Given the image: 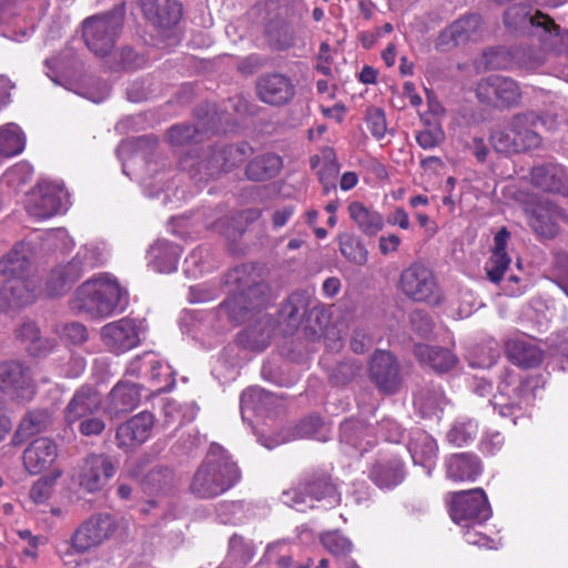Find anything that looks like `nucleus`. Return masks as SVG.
<instances>
[{
	"mask_svg": "<svg viewBox=\"0 0 568 568\" xmlns=\"http://www.w3.org/2000/svg\"><path fill=\"white\" fill-rule=\"evenodd\" d=\"M507 354L514 364L525 368L535 367L542 361L541 349L532 339L526 337L508 341Z\"/></svg>",
	"mask_w": 568,
	"mask_h": 568,
	"instance_id": "40",
	"label": "nucleus"
},
{
	"mask_svg": "<svg viewBox=\"0 0 568 568\" xmlns=\"http://www.w3.org/2000/svg\"><path fill=\"white\" fill-rule=\"evenodd\" d=\"M75 307L92 317H106L124 310L126 292L116 278L103 273L83 282L74 294Z\"/></svg>",
	"mask_w": 568,
	"mask_h": 568,
	"instance_id": "3",
	"label": "nucleus"
},
{
	"mask_svg": "<svg viewBox=\"0 0 568 568\" xmlns=\"http://www.w3.org/2000/svg\"><path fill=\"white\" fill-rule=\"evenodd\" d=\"M307 296L302 293H294L288 297L283 308V314L293 323L298 324L307 312Z\"/></svg>",
	"mask_w": 568,
	"mask_h": 568,
	"instance_id": "58",
	"label": "nucleus"
},
{
	"mask_svg": "<svg viewBox=\"0 0 568 568\" xmlns=\"http://www.w3.org/2000/svg\"><path fill=\"white\" fill-rule=\"evenodd\" d=\"M225 283L234 286L233 294L219 306V316H225L234 325L256 317L257 324L250 326L247 334L254 344L265 347L275 328L274 320L262 314L268 301L267 284L256 268L247 264L230 271Z\"/></svg>",
	"mask_w": 568,
	"mask_h": 568,
	"instance_id": "1",
	"label": "nucleus"
},
{
	"mask_svg": "<svg viewBox=\"0 0 568 568\" xmlns=\"http://www.w3.org/2000/svg\"><path fill=\"white\" fill-rule=\"evenodd\" d=\"M413 404L423 418H432L438 417L443 412L446 398L439 386L427 384L414 394Z\"/></svg>",
	"mask_w": 568,
	"mask_h": 568,
	"instance_id": "37",
	"label": "nucleus"
},
{
	"mask_svg": "<svg viewBox=\"0 0 568 568\" xmlns=\"http://www.w3.org/2000/svg\"><path fill=\"white\" fill-rule=\"evenodd\" d=\"M282 501L297 511L304 513L318 507L329 508L339 503L335 486L326 476H318L301 483L298 486L284 490Z\"/></svg>",
	"mask_w": 568,
	"mask_h": 568,
	"instance_id": "8",
	"label": "nucleus"
},
{
	"mask_svg": "<svg viewBox=\"0 0 568 568\" xmlns=\"http://www.w3.org/2000/svg\"><path fill=\"white\" fill-rule=\"evenodd\" d=\"M537 39L545 51L568 54V30H561L548 16V22L537 24Z\"/></svg>",
	"mask_w": 568,
	"mask_h": 568,
	"instance_id": "43",
	"label": "nucleus"
},
{
	"mask_svg": "<svg viewBox=\"0 0 568 568\" xmlns=\"http://www.w3.org/2000/svg\"><path fill=\"white\" fill-rule=\"evenodd\" d=\"M141 325L133 318L105 324L101 328V339L105 347L115 354L125 353L140 344Z\"/></svg>",
	"mask_w": 568,
	"mask_h": 568,
	"instance_id": "15",
	"label": "nucleus"
},
{
	"mask_svg": "<svg viewBox=\"0 0 568 568\" xmlns=\"http://www.w3.org/2000/svg\"><path fill=\"white\" fill-rule=\"evenodd\" d=\"M251 153L252 148L246 142L205 150L201 154L192 150L180 160V165L195 182H205L243 163Z\"/></svg>",
	"mask_w": 568,
	"mask_h": 568,
	"instance_id": "4",
	"label": "nucleus"
},
{
	"mask_svg": "<svg viewBox=\"0 0 568 568\" xmlns=\"http://www.w3.org/2000/svg\"><path fill=\"white\" fill-rule=\"evenodd\" d=\"M207 251L204 247L194 248L184 261V273L187 276L196 277L205 271V258Z\"/></svg>",
	"mask_w": 568,
	"mask_h": 568,
	"instance_id": "63",
	"label": "nucleus"
},
{
	"mask_svg": "<svg viewBox=\"0 0 568 568\" xmlns=\"http://www.w3.org/2000/svg\"><path fill=\"white\" fill-rule=\"evenodd\" d=\"M476 95L480 102L486 104L511 106L519 102L521 92L513 79L493 74L478 82Z\"/></svg>",
	"mask_w": 568,
	"mask_h": 568,
	"instance_id": "13",
	"label": "nucleus"
},
{
	"mask_svg": "<svg viewBox=\"0 0 568 568\" xmlns=\"http://www.w3.org/2000/svg\"><path fill=\"white\" fill-rule=\"evenodd\" d=\"M141 6L145 18L160 28L176 24L182 14L178 0H141Z\"/></svg>",
	"mask_w": 568,
	"mask_h": 568,
	"instance_id": "30",
	"label": "nucleus"
},
{
	"mask_svg": "<svg viewBox=\"0 0 568 568\" xmlns=\"http://www.w3.org/2000/svg\"><path fill=\"white\" fill-rule=\"evenodd\" d=\"M400 285L404 294L416 302L438 305L443 301L433 272L423 264L415 263L404 270Z\"/></svg>",
	"mask_w": 568,
	"mask_h": 568,
	"instance_id": "10",
	"label": "nucleus"
},
{
	"mask_svg": "<svg viewBox=\"0 0 568 568\" xmlns=\"http://www.w3.org/2000/svg\"><path fill=\"white\" fill-rule=\"evenodd\" d=\"M452 519L459 526H479L491 516V508L481 488L455 493L450 506Z\"/></svg>",
	"mask_w": 568,
	"mask_h": 568,
	"instance_id": "9",
	"label": "nucleus"
},
{
	"mask_svg": "<svg viewBox=\"0 0 568 568\" xmlns=\"http://www.w3.org/2000/svg\"><path fill=\"white\" fill-rule=\"evenodd\" d=\"M59 456L58 444L49 437L33 439L23 452L26 469L37 475L49 469Z\"/></svg>",
	"mask_w": 568,
	"mask_h": 568,
	"instance_id": "22",
	"label": "nucleus"
},
{
	"mask_svg": "<svg viewBox=\"0 0 568 568\" xmlns=\"http://www.w3.org/2000/svg\"><path fill=\"white\" fill-rule=\"evenodd\" d=\"M490 143L497 152H520L516 134H513L510 131V124L508 128L493 131Z\"/></svg>",
	"mask_w": 568,
	"mask_h": 568,
	"instance_id": "53",
	"label": "nucleus"
},
{
	"mask_svg": "<svg viewBox=\"0 0 568 568\" xmlns=\"http://www.w3.org/2000/svg\"><path fill=\"white\" fill-rule=\"evenodd\" d=\"M68 204L69 194L60 183L42 181L31 193L27 211L36 219H49L65 212Z\"/></svg>",
	"mask_w": 568,
	"mask_h": 568,
	"instance_id": "12",
	"label": "nucleus"
},
{
	"mask_svg": "<svg viewBox=\"0 0 568 568\" xmlns=\"http://www.w3.org/2000/svg\"><path fill=\"white\" fill-rule=\"evenodd\" d=\"M544 125V119L532 111L517 114L511 119L510 131L516 134L520 151L537 149L541 144L538 130Z\"/></svg>",
	"mask_w": 568,
	"mask_h": 568,
	"instance_id": "25",
	"label": "nucleus"
},
{
	"mask_svg": "<svg viewBox=\"0 0 568 568\" xmlns=\"http://www.w3.org/2000/svg\"><path fill=\"white\" fill-rule=\"evenodd\" d=\"M140 399L141 394L135 384L119 382L109 393L104 413L111 418H118L120 415L134 409Z\"/></svg>",
	"mask_w": 568,
	"mask_h": 568,
	"instance_id": "28",
	"label": "nucleus"
},
{
	"mask_svg": "<svg viewBox=\"0 0 568 568\" xmlns=\"http://www.w3.org/2000/svg\"><path fill=\"white\" fill-rule=\"evenodd\" d=\"M527 214L529 226L537 235L545 239H552L557 235V220L566 216L564 211L550 201L539 202Z\"/></svg>",
	"mask_w": 568,
	"mask_h": 568,
	"instance_id": "24",
	"label": "nucleus"
},
{
	"mask_svg": "<svg viewBox=\"0 0 568 568\" xmlns=\"http://www.w3.org/2000/svg\"><path fill=\"white\" fill-rule=\"evenodd\" d=\"M505 26L514 31L528 33L537 37V24L548 22V16L539 10L532 11L531 8L525 4H514L509 7L504 13Z\"/></svg>",
	"mask_w": 568,
	"mask_h": 568,
	"instance_id": "26",
	"label": "nucleus"
},
{
	"mask_svg": "<svg viewBox=\"0 0 568 568\" xmlns=\"http://www.w3.org/2000/svg\"><path fill=\"white\" fill-rule=\"evenodd\" d=\"M18 337L27 344V351L33 356L45 354L52 347L48 339L40 336L38 326L32 322L23 323L20 326Z\"/></svg>",
	"mask_w": 568,
	"mask_h": 568,
	"instance_id": "48",
	"label": "nucleus"
},
{
	"mask_svg": "<svg viewBox=\"0 0 568 568\" xmlns=\"http://www.w3.org/2000/svg\"><path fill=\"white\" fill-rule=\"evenodd\" d=\"M307 296L302 293H294L288 297L283 308V314L293 323L298 324L307 312Z\"/></svg>",
	"mask_w": 568,
	"mask_h": 568,
	"instance_id": "57",
	"label": "nucleus"
},
{
	"mask_svg": "<svg viewBox=\"0 0 568 568\" xmlns=\"http://www.w3.org/2000/svg\"><path fill=\"white\" fill-rule=\"evenodd\" d=\"M74 256L84 272H88L104 265L109 258V252L103 242H90L82 245Z\"/></svg>",
	"mask_w": 568,
	"mask_h": 568,
	"instance_id": "46",
	"label": "nucleus"
},
{
	"mask_svg": "<svg viewBox=\"0 0 568 568\" xmlns=\"http://www.w3.org/2000/svg\"><path fill=\"white\" fill-rule=\"evenodd\" d=\"M36 293L26 281L21 278L1 280L0 285V312L22 307L32 303Z\"/></svg>",
	"mask_w": 568,
	"mask_h": 568,
	"instance_id": "32",
	"label": "nucleus"
},
{
	"mask_svg": "<svg viewBox=\"0 0 568 568\" xmlns=\"http://www.w3.org/2000/svg\"><path fill=\"white\" fill-rule=\"evenodd\" d=\"M321 540L325 549L336 557L346 556L353 549L351 540L338 531L326 532L322 536Z\"/></svg>",
	"mask_w": 568,
	"mask_h": 568,
	"instance_id": "56",
	"label": "nucleus"
},
{
	"mask_svg": "<svg viewBox=\"0 0 568 568\" xmlns=\"http://www.w3.org/2000/svg\"><path fill=\"white\" fill-rule=\"evenodd\" d=\"M369 376L377 388L384 393L393 394L400 385L398 364L392 353L377 351L369 363Z\"/></svg>",
	"mask_w": 568,
	"mask_h": 568,
	"instance_id": "21",
	"label": "nucleus"
},
{
	"mask_svg": "<svg viewBox=\"0 0 568 568\" xmlns=\"http://www.w3.org/2000/svg\"><path fill=\"white\" fill-rule=\"evenodd\" d=\"M114 474L115 468L109 456L91 454L80 465L75 481L85 491L95 493L102 489Z\"/></svg>",
	"mask_w": 568,
	"mask_h": 568,
	"instance_id": "16",
	"label": "nucleus"
},
{
	"mask_svg": "<svg viewBox=\"0 0 568 568\" xmlns=\"http://www.w3.org/2000/svg\"><path fill=\"white\" fill-rule=\"evenodd\" d=\"M50 423V415L44 409L29 412L20 422V426L30 435L40 433L47 428Z\"/></svg>",
	"mask_w": 568,
	"mask_h": 568,
	"instance_id": "59",
	"label": "nucleus"
},
{
	"mask_svg": "<svg viewBox=\"0 0 568 568\" xmlns=\"http://www.w3.org/2000/svg\"><path fill=\"white\" fill-rule=\"evenodd\" d=\"M154 426V416L150 412H141L118 426L116 446L125 452L133 450L148 440Z\"/></svg>",
	"mask_w": 568,
	"mask_h": 568,
	"instance_id": "18",
	"label": "nucleus"
},
{
	"mask_svg": "<svg viewBox=\"0 0 568 568\" xmlns=\"http://www.w3.org/2000/svg\"><path fill=\"white\" fill-rule=\"evenodd\" d=\"M168 135L171 144L183 146L200 142L202 140L203 132L196 125L181 124L172 126Z\"/></svg>",
	"mask_w": 568,
	"mask_h": 568,
	"instance_id": "52",
	"label": "nucleus"
},
{
	"mask_svg": "<svg viewBox=\"0 0 568 568\" xmlns=\"http://www.w3.org/2000/svg\"><path fill=\"white\" fill-rule=\"evenodd\" d=\"M124 22V8L87 18L83 21L82 34L90 51L95 55H108L114 48Z\"/></svg>",
	"mask_w": 568,
	"mask_h": 568,
	"instance_id": "7",
	"label": "nucleus"
},
{
	"mask_svg": "<svg viewBox=\"0 0 568 568\" xmlns=\"http://www.w3.org/2000/svg\"><path fill=\"white\" fill-rule=\"evenodd\" d=\"M256 93L262 102L281 106L293 100L295 85L291 78L282 73H266L258 78Z\"/></svg>",
	"mask_w": 568,
	"mask_h": 568,
	"instance_id": "20",
	"label": "nucleus"
},
{
	"mask_svg": "<svg viewBox=\"0 0 568 568\" xmlns=\"http://www.w3.org/2000/svg\"><path fill=\"white\" fill-rule=\"evenodd\" d=\"M126 374L149 377L158 392H169L175 383L171 366L154 353H144L132 359Z\"/></svg>",
	"mask_w": 568,
	"mask_h": 568,
	"instance_id": "14",
	"label": "nucleus"
},
{
	"mask_svg": "<svg viewBox=\"0 0 568 568\" xmlns=\"http://www.w3.org/2000/svg\"><path fill=\"white\" fill-rule=\"evenodd\" d=\"M241 479V470L232 456L219 444H211L205 459L193 475L190 489L199 498H215Z\"/></svg>",
	"mask_w": 568,
	"mask_h": 568,
	"instance_id": "2",
	"label": "nucleus"
},
{
	"mask_svg": "<svg viewBox=\"0 0 568 568\" xmlns=\"http://www.w3.org/2000/svg\"><path fill=\"white\" fill-rule=\"evenodd\" d=\"M445 133L439 123H427L426 126L416 133L418 145L425 150L434 149L443 143Z\"/></svg>",
	"mask_w": 568,
	"mask_h": 568,
	"instance_id": "54",
	"label": "nucleus"
},
{
	"mask_svg": "<svg viewBox=\"0 0 568 568\" xmlns=\"http://www.w3.org/2000/svg\"><path fill=\"white\" fill-rule=\"evenodd\" d=\"M283 394H273L260 387H250L241 395V415L243 420H250L248 413L262 415L282 405Z\"/></svg>",
	"mask_w": 568,
	"mask_h": 568,
	"instance_id": "29",
	"label": "nucleus"
},
{
	"mask_svg": "<svg viewBox=\"0 0 568 568\" xmlns=\"http://www.w3.org/2000/svg\"><path fill=\"white\" fill-rule=\"evenodd\" d=\"M362 371V365L355 361H346L337 364L332 373L331 379L338 385H344L355 378Z\"/></svg>",
	"mask_w": 568,
	"mask_h": 568,
	"instance_id": "62",
	"label": "nucleus"
},
{
	"mask_svg": "<svg viewBox=\"0 0 568 568\" xmlns=\"http://www.w3.org/2000/svg\"><path fill=\"white\" fill-rule=\"evenodd\" d=\"M414 354L422 364L439 373L448 372L458 362L457 356L452 351L426 344L415 345Z\"/></svg>",
	"mask_w": 568,
	"mask_h": 568,
	"instance_id": "39",
	"label": "nucleus"
},
{
	"mask_svg": "<svg viewBox=\"0 0 568 568\" xmlns=\"http://www.w3.org/2000/svg\"><path fill=\"white\" fill-rule=\"evenodd\" d=\"M367 128L372 135L382 140L387 131L385 113L381 108H368L365 115Z\"/></svg>",
	"mask_w": 568,
	"mask_h": 568,
	"instance_id": "61",
	"label": "nucleus"
},
{
	"mask_svg": "<svg viewBox=\"0 0 568 568\" xmlns=\"http://www.w3.org/2000/svg\"><path fill=\"white\" fill-rule=\"evenodd\" d=\"M0 390L12 398L30 400L34 390L28 367L19 361L0 362Z\"/></svg>",
	"mask_w": 568,
	"mask_h": 568,
	"instance_id": "17",
	"label": "nucleus"
},
{
	"mask_svg": "<svg viewBox=\"0 0 568 568\" xmlns=\"http://www.w3.org/2000/svg\"><path fill=\"white\" fill-rule=\"evenodd\" d=\"M75 256L55 266L47 281V291L51 296L67 293L72 285L85 273Z\"/></svg>",
	"mask_w": 568,
	"mask_h": 568,
	"instance_id": "31",
	"label": "nucleus"
},
{
	"mask_svg": "<svg viewBox=\"0 0 568 568\" xmlns=\"http://www.w3.org/2000/svg\"><path fill=\"white\" fill-rule=\"evenodd\" d=\"M26 146V136L21 129L9 123L0 128V154L13 156L21 153Z\"/></svg>",
	"mask_w": 568,
	"mask_h": 568,
	"instance_id": "47",
	"label": "nucleus"
},
{
	"mask_svg": "<svg viewBox=\"0 0 568 568\" xmlns=\"http://www.w3.org/2000/svg\"><path fill=\"white\" fill-rule=\"evenodd\" d=\"M347 211L358 230L367 236L376 235L384 227L382 214L358 201L351 202Z\"/></svg>",
	"mask_w": 568,
	"mask_h": 568,
	"instance_id": "41",
	"label": "nucleus"
},
{
	"mask_svg": "<svg viewBox=\"0 0 568 568\" xmlns=\"http://www.w3.org/2000/svg\"><path fill=\"white\" fill-rule=\"evenodd\" d=\"M485 32V24L480 16L466 14L440 31L435 41V48L442 52L450 51L456 47L483 40Z\"/></svg>",
	"mask_w": 568,
	"mask_h": 568,
	"instance_id": "11",
	"label": "nucleus"
},
{
	"mask_svg": "<svg viewBox=\"0 0 568 568\" xmlns=\"http://www.w3.org/2000/svg\"><path fill=\"white\" fill-rule=\"evenodd\" d=\"M220 295V288L211 283H201L189 288L187 301L192 304L205 303L215 300Z\"/></svg>",
	"mask_w": 568,
	"mask_h": 568,
	"instance_id": "64",
	"label": "nucleus"
},
{
	"mask_svg": "<svg viewBox=\"0 0 568 568\" xmlns=\"http://www.w3.org/2000/svg\"><path fill=\"white\" fill-rule=\"evenodd\" d=\"M408 450L414 464L422 465L430 476L437 457V445L435 439L424 430L416 429L412 433Z\"/></svg>",
	"mask_w": 568,
	"mask_h": 568,
	"instance_id": "34",
	"label": "nucleus"
},
{
	"mask_svg": "<svg viewBox=\"0 0 568 568\" xmlns=\"http://www.w3.org/2000/svg\"><path fill=\"white\" fill-rule=\"evenodd\" d=\"M102 397L98 389L91 385L78 388L64 408V418L68 425L78 423L81 418L94 415L101 407Z\"/></svg>",
	"mask_w": 568,
	"mask_h": 568,
	"instance_id": "23",
	"label": "nucleus"
},
{
	"mask_svg": "<svg viewBox=\"0 0 568 568\" xmlns=\"http://www.w3.org/2000/svg\"><path fill=\"white\" fill-rule=\"evenodd\" d=\"M61 476V471L55 470L52 476L39 478L30 488L29 496L36 504L45 503L53 490L55 480Z\"/></svg>",
	"mask_w": 568,
	"mask_h": 568,
	"instance_id": "55",
	"label": "nucleus"
},
{
	"mask_svg": "<svg viewBox=\"0 0 568 568\" xmlns=\"http://www.w3.org/2000/svg\"><path fill=\"white\" fill-rule=\"evenodd\" d=\"M180 255L179 245L166 240H158L148 251V265L158 273H172L178 267Z\"/></svg>",
	"mask_w": 568,
	"mask_h": 568,
	"instance_id": "35",
	"label": "nucleus"
},
{
	"mask_svg": "<svg viewBox=\"0 0 568 568\" xmlns=\"http://www.w3.org/2000/svg\"><path fill=\"white\" fill-rule=\"evenodd\" d=\"M446 473L454 481H475L481 473V464L474 454H455L446 460Z\"/></svg>",
	"mask_w": 568,
	"mask_h": 568,
	"instance_id": "36",
	"label": "nucleus"
},
{
	"mask_svg": "<svg viewBox=\"0 0 568 568\" xmlns=\"http://www.w3.org/2000/svg\"><path fill=\"white\" fill-rule=\"evenodd\" d=\"M509 233L501 229L494 237V250L491 256L485 264V271L488 280L493 283H499L510 264V257L506 252Z\"/></svg>",
	"mask_w": 568,
	"mask_h": 568,
	"instance_id": "38",
	"label": "nucleus"
},
{
	"mask_svg": "<svg viewBox=\"0 0 568 568\" xmlns=\"http://www.w3.org/2000/svg\"><path fill=\"white\" fill-rule=\"evenodd\" d=\"M128 535V519L109 513H99L90 516L75 529L71 546L75 552L85 554L109 539H123Z\"/></svg>",
	"mask_w": 568,
	"mask_h": 568,
	"instance_id": "6",
	"label": "nucleus"
},
{
	"mask_svg": "<svg viewBox=\"0 0 568 568\" xmlns=\"http://www.w3.org/2000/svg\"><path fill=\"white\" fill-rule=\"evenodd\" d=\"M244 504L242 501H224L216 508L221 523L236 525L243 520Z\"/></svg>",
	"mask_w": 568,
	"mask_h": 568,
	"instance_id": "60",
	"label": "nucleus"
},
{
	"mask_svg": "<svg viewBox=\"0 0 568 568\" xmlns=\"http://www.w3.org/2000/svg\"><path fill=\"white\" fill-rule=\"evenodd\" d=\"M339 443L347 454L356 452L363 455L377 443L375 427L362 419L349 418L339 427Z\"/></svg>",
	"mask_w": 568,
	"mask_h": 568,
	"instance_id": "19",
	"label": "nucleus"
},
{
	"mask_svg": "<svg viewBox=\"0 0 568 568\" xmlns=\"http://www.w3.org/2000/svg\"><path fill=\"white\" fill-rule=\"evenodd\" d=\"M322 419L318 416H310L301 420L296 426L284 429V434L275 440V444H283L290 440L311 437L318 432Z\"/></svg>",
	"mask_w": 568,
	"mask_h": 568,
	"instance_id": "50",
	"label": "nucleus"
},
{
	"mask_svg": "<svg viewBox=\"0 0 568 568\" xmlns=\"http://www.w3.org/2000/svg\"><path fill=\"white\" fill-rule=\"evenodd\" d=\"M535 399L531 381L518 369L507 368L498 384L497 394L490 404L501 417H510L516 424Z\"/></svg>",
	"mask_w": 568,
	"mask_h": 568,
	"instance_id": "5",
	"label": "nucleus"
},
{
	"mask_svg": "<svg viewBox=\"0 0 568 568\" xmlns=\"http://www.w3.org/2000/svg\"><path fill=\"white\" fill-rule=\"evenodd\" d=\"M339 251L347 261L356 265H364L367 262L368 252L362 241L355 235H339Z\"/></svg>",
	"mask_w": 568,
	"mask_h": 568,
	"instance_id": "49",
	"label": "nucleus"
},
{
	"mask_svg": "<svg viewBox=\"0 0 568 568\" xmlns=\"http://www.w3.org/2000/svg\"><path fill=\"white\" fill-rule=\"evenodd\" d=\"M282 168V159L273 153L263 154L253 159L246 166L250 180L263 181L275 176Z\"/></svg>",
	"mask_w": 568,
	"mask_h": 568,
	"instance_id": "44",
	"label": "nucleus"
},
{
	"mask_svg": "<svg viewBox=\"0 0 568 568\" xmlns=\"http://www.w3.org/2000/svg\"><path fill=\"white\" fill-rule=\"evenodd\" d=\"M404 466L398 457L378 459L371 470L372 480L382 488H392L404 479Z\"/></svg>",
	"mask_w": 568,
	"mask_h": 568,
	"instance_id": "42",
	"label": "nucleus"
},
{
	"mask_svg": "<svg viewBox=\"0 0 568 568\" xmlns=\"http://www.w3.org/2000/svg\"><path fill=\"white\" fill-rule=\"evenodd\" d=\"M530 176L536 187L568 196V175L561 165L555 163L536 165L531 169Z\"/></svg>",
	"mask_w": 568,
	"mask_h": 568,
	"instance_id": "27",
	"label": "nucleus"
},
{
	"mask_svg": "<svg viewBox=\"0 0 568 568\" xmlns=\"http://www.w3.org/2000/svg\"><path fill=\"white\" fill-rule=\"evenodd\" d=\"M478 433V425L470 418H459L455 422L447 433V439L457 445L463 446L471 442Z\"/></svg>",
	"mask_w": 568,
	"mask_h": 568,
	"instance_id": "51",
	"label": "nucleus"
},
{
	"mask_svg": "<svg viewBox=\"0 0 568 568\" xmlns=\"http://www.w3.org/2000/svg\"><path fill=\"white\" fill-rule=\"evenodd\" d=\"M30 246L27 243L17 244L11 252L0 260V275L7 278H21L33 288L36 293V286L33 282L24 277V273L30 263Z\"/></svg>",
	"mask_w": 568,
	"mask_h": 568,
	"instance_id": "33",
	"label": "nucleus"
},
{
	"mask_svg": "<svg viewBox=\"0 0 568 568\" xmlns=\"http://www.w3.org/2000/svg\"><path fill=\"white\" fill-rule=\"evenodd\" d=\"M514 61L515 54L513 55L506 48H488L475 60V68L477 71L507 69Z\"/></svg>",
	"mask_w": 568,
	"mask_h": 568,
	"instance_id": "45",
	"label": "nucleus"
}]
</instances>
